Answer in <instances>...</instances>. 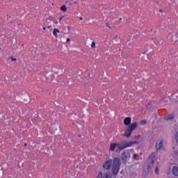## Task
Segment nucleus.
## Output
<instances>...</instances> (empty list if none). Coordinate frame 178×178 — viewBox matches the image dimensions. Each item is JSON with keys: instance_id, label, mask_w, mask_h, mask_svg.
<instances>
[{"instance_id": "1", "label": "nucleus", "mask_w": 178, "mask_h": 178, "mask_svg": "<svg viewBox=\"0 0 178 178\" xmlns=\"http://www.w3.org/2000/svg\"><path fill=\"white\" fill-rule=\"evenodd\" d=\"M103 168L106 170H109V169L112 168L113 175H116L119 173V170H120V159L118 157L114 158L113 161H112V159H108L103 164Z\"/></svg>"}, {"instance_id": "2", "label": "nucleus", "mask_w": 178, "mask_h": 178, "mask_svg": "<svg viewBox=\"0 0 178 178\" xmlns=\"http://www.w3.org/2000/svg\"><path fill=\"white\" fill-rule=\"evenodd\" d=\"M135 144H138V142L137 141H121L118 143H111L110 144V148L109 151H111L113 152L115 149H118L119 151H123V149H126V148H129L130 147H133V145H135Z\"/></svg>"}, {"instance_id": "3", "label": "nucleus", "mask_w": 178, "mask_h": 178, "mask_svg": "<svg viewBox=\"0 0 178 178\" xmlns=\"http://www.w3.org/2000/svg\"><path fill=\"white\" fill-rule=\"evenodd\" d=\"M137 127H138V122H135L131 124V125H129V129H127L125 131L124 137H127V138H129V137L131 136V133H133V131H134V130H136Z\"/></svg>"}, {"instance_id": "4", "label": "nucleus", "mask_w": 178, "mask_h": 178, "mask_svg": "<svg viewBox=\"0 0 178 178\" xmlns=\"http://www.w3.org/2000/svg\"><path fill=\"white\" fill-rule=\"evenodd\" d=\"M155 161H156V154L155 152H152L151 155L149 156L148 160H147V170H149L152 166H154V163H155ZM150 162V163H149Z\"/></svg>"}, {"instance_id": "5", "label": "nucleus", "mask_w": 178, "mask_h": 178, "mask_svg": "<svg viewBox=\"0 0 178 178\" xmlns=\"http://www.w3.org/2000/svg\"><path fill=\"white\" fill-rule=\"evenodd\" d=\"M121 159L123 162H128L130 159V153H129V152L124 151L121 154Z\"/></svg>"}, {"instance_id": "6", "label": "nucleus", "mask_w": 178, "mask_h": 178, "mask_svg": "<svg viewBox=\"0 0 178 178\" xmlns=\"http://www.w3.org/2000/svg\"><path fill=\"white\" fill-rule=\"evenodd\" d=\"M163 145V141L162 140H158L156 143V149H162V147Z\"/></svg>"}, {"instance_id": "7", "label": "nucleus", "mask_w": 178, "mask_h": 178, "mask_svg": "<svg viewBox=\"0 0 178 178\" xmlns=\"http://www.w3.org/2000/svg\"><path fill=\"white\" fill-rule=\"evenodd\" d=\"M124 124L125 126H130L131 124V118L127 117L124 120Z\"/></svg>"}, {"instance_id": "8", "label": "nucleus", "mask_w": 178, "mask_h": 178, "mask_svg": "<svg viewBox=\"0 0 178 178\" xmlns=\"http://www.w3.org/2000/svg\"><path fill=\"white\" fill-rule=\"evenodd\" d=\"M165 120H173L175 119V115L173 114H169L164 118Z\"/></svg>"}, {"instance_id": "9", "label": "nucleus", "mask_w": 178, "mask_h": 178, "mask_svg": "<svg viewBox=\"0 0 178 178\" xmlns=\"http://www.w3.org/2000/svg\"><path fill=\"white\" fill-rule=\"evenodd\" d=\"M172 175H174V176L178 177V167L177 166H174L172 168Z\"/></svg>"}, {"instance_id": "10", "label": "nucleus", "mask_w": 178, "mask_h": 178, "mask_svg": "<svg viewBox=\"0 0 178 178\" xmlns=\"http://www.w3.org/2000/svg\"><path fill=\"white\" fill-rule=\"evenodd\" d=\"M58 33H60V31L59 29L55 28L53 31V35L56 37V38H58Z\"/></svg>"}, {"instance_id": "11", "label": "nucleus", "mask_w": 178, "mask_h": 178, "mask_svg": "<svg viewBox=\"0 0 178 178\" xmlns=\"http://www.w3.org/2000/svg\"><path fill=\"white\" fill-rule=\"evenodd\" d=\"M61 12H67V8L66 7V5H63L60 8Z\"/></svg>"}, {"instance_id": "12", "label": "nucleus", "mask_w": 178, "mask_h": 178, "mask_svg": "<svg viewBox=\"0 0 178 178\" xmlns=\"http://www.w3.org/2000/svg\"><path fill=\"white\" fill-rule=\"evenodd\" d=\"M140 126H144L145 124H147V120H143L140 122Z\"/></svg>"}, {"instance_id": "13", "label": "nucleus", "mask_w": 178, "mask_h": 178, "mask_svg": "<svg viewBox=\"0 0 178 178\" xmlns=\"http://www.w3.org/2000/svg\"><path fill=\"white\" fill-rule=\"evenodd\" d=\"M103 178H111V175L109 174L106 173V174L104 175Z\"/></svg>"}, {"instance_id": "14", "label": "nucleus", "mask_w": 178, "mask_h": 178, "mask_svg": "<svg viewBox=\"0 0 178 178\" xmlns=\"http://www.w3.org/2000/svg\"><path fill=\"white\" fill-rule=\"evenodd\" d=\"M139 157H140V156H138V154H134V159H138Z\"/></svg>"}, {"instance_id": "15", "label": "nucleus", "mask_w": 178, "mask_h": 178, "mask_svg": "<svg viewBox=\"0 0 178 178\" xmlns=\"http://www.w3.org/2000/svg\"><path fill=\"white\" fill-rule=\"evenodd\" d=\"M10 59H11V60L13 61V62H16V60H17V58H14V57H10Z\"/></svg>"}, {"instance_id": "16", "label": "nucleus", "mask_w": 178, "mask_h": 178, "mask_svg": "<svg viewBox=\"0 0 178 178\" xmlns=\"http://www.w3.org/2000/svg\"><path fill=\"white\" fill-rule=\"evenodd\" d=\"M155 173H156V175H159V169L158 168H156Z\"/></svg>"}, {"instance_id": "17", "label": "nucleus", "mask_w": 178, "mask_h": 178, "mask_svg": "<svg viewBox=\"0 0 178 178\" xmlns=\"http://www.w3.org/2000/svg\"><path fill=\"white\" fill-rule=\"evenodd\" d=\"M97 178H102V172H100L98 174Z\"/></svg>"}, {"instance_id": "18", "label": "nucleus", "mask_w": 178, "mask_h": 178, "mask_svg": "<svg viewBox=\"0 0 178 178\" xmlns=\"http://www.w3.org/2000/svg\"><path fill=\"white\" fill-rule=\"evenodd\" d=\"M92 48H95V42H92L91 44Z\"/></svg>"}, {"instance_id": "19", "label": "nucleus", "mask_w": 178, "mask_h": 178, "mask_svg": "<svg viewBox=\"0 0 178 178\" xmlns=\"http://www.w3.org/2000/svg\"><path fill=\"white\" fill-rule=\"evenodd\" d=\"M106 26L108 27V29H111V25H109V24H108V23L106 24Z\"/></svg>"}, {"instance_id": "20", "label": "nucleus", "mask_w": 178, "mask_h": 178, "mask_svg": "<svg viewBox=\"0 0 178 178\" xmlns=\"http://www.w3.org/2000/svg\"><path fill=\"white\" fill-rule=\"evenodd\" d=\"M67 42H70V38H67Z\"/></svg>"}, {"instance_id": "21", "label": "nucleus", "mask_w": 178, "mask_h": 178, "mask_svg": "<svg viewBox=\"0 0 178 178\" xmlns=\"http://www.w3.org/2000/svg\"><path fill=\"white\" fill-rule=\"evenodd\" d=\"M62 19H63V17H61L59 18V21L61 22L62 21Z\"/></svg>"}, {"instance_id": "22", "label": "nucleus", "mask_w": 178, "mask_h": 178, "mask_svg": "<svg viewBox=\"0 0 178 178\" xmlns=\"http://www.w3.org/2000/svg\"><path fill=\"white\" fill-rule=\"evenodd\" d=\"M68 31H70V26H67Z\"/></svg>"}, {"instance_id": "23", "label": "nucleus", "mask_w": 178, "mask_h": 178, "mask_svg": "<svg viewBox=\"0 0 178 178\" xmlns=\"http://www.w3.org/2000/svg\"><path fill=\"white\" fill-rule=\"evenodd\" d=\"M69 3V1L68 0H66L65 1V3Z\"/></svg>"}, {"instance_id": "24", "label": "nucleus", "mask_w": 178, "mask_h": 178, "mask_svg": "<svg viewBox=\"0 0 178 178\" xmlns=\"http://www.w3.org/2000/svg\"><path fill=\"white\" fill-rule=\"evenodd\" d=\"M79 20H83V17H81L79 18Z\"/></svg>"}, {"instance_id": "25", "label": "nucleus", "mask_w": 178, "mask_h": 178, "mask_svg": "<svg viewBox=\"0 0 178 178\" xmlns=\"http://www.w3.org/2000/svg\"><path fill=\"white\" fill-rule=\"evenodd\" d=\"M43 30H47V28L45 26H44Z\"/></svg>"}, {"instance_id": "26", "label": "nucleus", "mask_w": 178, "mask_h": 178, "mask_svg": "<svg viewBox=\"0 0 178 178\" xmlns=\"http://www.w3.org/2000/svg\"><path fill=\"white\" fill-rule=\"evenodd\" d=\"M51 27H52V26H48L47 29H51Z\"/></svg>"}, {"instance_id": "27", "label": "nucleus", "mask_w": 178, "mask_h": 178, "mask_svg": "<svg viewBox=\"0 0 178 178\" xmlns=\"http://www.w3.org/2000/svg\"><path fill=\"white\" fill-rule=\"evenodd\" d=\"M24 147H27V143H25V144H24Z\"/></svg>"}, {"instance_id": "28", "label": "nucleus", "mask_w": 178, "mask_h": 178, "mask_svg": "<svg viewBox=\"0 0 178 178\" xmlns=\"http://www.w3.org/2000/svg\"><path fill=\"white\" fill-rule=\"evenodd\" d=\"M69 5H70V6H72V3H70V4H69Z\"/></svg>"}, {"instance_id": "29", "label": "nucleus", "mask_w": 178, "mask_h": 178, "mask_svg": "<svg viewBox=\"0 0 178 178\" xmlns=\"http://www.w3.org/2000/svg\"><path fill=\"white\" fill-rule=\"evenodd\" d=\"M74 3V5H76V3H77V2L75 1Z\"/></svg>"}, {"instance_id": "30", "label": "nucleus", "mask_w": 178, "mask_h": 178, "mask_svg": "<svg viewBox=\"0 0 178 178\" xmlns=\"http://www.w3.org/2000/svg\"><path fill=\"white\" fill-rule=\"evenodd\" d=\"M159 12H162V10H160Z\"/></svg>"}]
</instances>
